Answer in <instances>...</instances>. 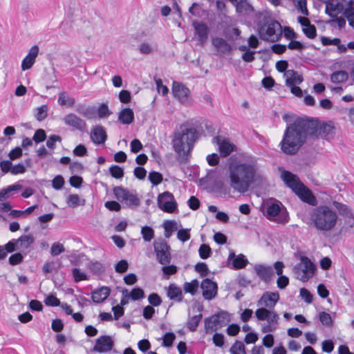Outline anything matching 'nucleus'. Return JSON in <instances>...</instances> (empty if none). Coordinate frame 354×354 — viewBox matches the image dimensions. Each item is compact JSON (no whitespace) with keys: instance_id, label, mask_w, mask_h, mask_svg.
Instances as JSON below:
<instances>
[{"instance_id":"f257e3e1","label":"nucleus","mask_w":354,"mask_h":354,"mask_svg":"<svg viewBox=\"0 0 354 354\" xmlns=\"http://www.w3.org/2000/svg\"><path fill=\"white\" fill-rule=\"evenodd\" d=\"M259 166L256 157L248 153H238L228 160L230 187L236 192L245 193L255 179Z\"/></svg>"},{"instance_id":"f03ea898","label":"nucleus","mask_w":354,"mask_h":354,"mask_svg":"<svg viewBox=\"0 0 354 354\" xmlns=\"http://www.w3.org/2000/svg\"><path fill=\"white\" fill-rule=\"evenodd\" d=\"M286 122L283 138L280 142L281 151L287 155L296 154L308 138L316 131V124L309 118L297 117L293 121L288 114L282 116Z\"/></svg>"},{"instance_id":"7ed1b4c3","label":"nucleus","mask_w":354,"mask_h":354,"mask_svg":"<svg viewBox=\"0 0 354 354\" xmlns=\"http://www.w3.org/2000/svg\"><path fill=\"white\" fill-rule=\"evenodd\" d=\"M198 138L195 128L182 124L180 129L174 132L171 145L180 163H186L190 157L194 145Z\"/></svg>"},{"instance_id":"20e7f679","label":"nucleus","mask_w":354,"mask_h":354,"mask_svg":"<svg viewBox=\"0 0 354 354\" xmlns=\"http://www.w3.org/2000/svg\"><path fill=\"white\" fill-rule=\"evenodd\" d=\"M309 216L310 222L308 224L322 232L331 231L335 227L338 218L337 212L325 205L313 208Z\"/></svg>"},{"instance_id":"39448f33","label":"nucleus","mask_w":354,"mask_h":354,"mask_svg":"<svg viewBox=\"0 0 354 354\" xmlns=\"http://www.w3.org/2000/svg\"><path fill=\"white\" fill-rule=\"evenodd\" d=\"M281 176L285 184L290 187L302 201L313 206L317 205V201L316 197L313 194L312 192L301 183L297 175L284 170L282 171Z\"/></svg>"},{"instance_id":"423d86ee","label":"nucleus","mask_w":354,"mask_h":354,"mask_svg":"<svg viewBox=\"0 0 354 354\" xmlns=\"http://www.w3.org/2000/svg\"><path fill=\"white\" fill-rule=\"evenodd\" d=\"M258 29L260 38L271 42L278 41L282 34L281 25L270 17L263 16L258 23Z\"/></svg>"},{"instance_id":"0eeeda50","label":"nucleus","mask_w":354,"mask_h":354,"mask_svg":"<svg viewBox=\"0 0 354 354\" xmlns=\"http://www.w3.org/2000/svg\"><path fill=\"white\" fill-rule=\"evenodd\" d=\"M315 266L306 257H301L300 262L294 267L297 278L301 281H306L314 274Z\"/></svg>"},{"instance_id":"6e6552de","label":"nucleus","mask_w":354,"mask_h":354,"mask_svg":"<svg viewBox=\"0 0 354 354\" xmlns=\"http://www.w3.org/2000/svg\"><path fill=\"white\" fill-rule=\"evenodd\" d=\"M113 194L115 198L129 207H138L140 204V200L135 191H129L122 187L113 188Z\"/></svg>"},{"instance_id":"1a4fd4ad","label":"nucleus","mask_w":354,"mask_h":354,"mask_svg":"<svg viewBox=\"0 0 354 354\" xmlns=\"http://www.w3.org/2000/svg\"><path fill=\"white\" fill-rule=\"evenodd\" d=\"M228 322L227 314L221 311L206 317L204 320V329L206 334L212 333L222 328Z\"/></svg>"},{"instance_id":"9d476101","label":"nucleus","mask_w":354,"mask_h":354,"mask_svg":"<svg viewBox=\"0 0 354 354\" xmlns=\"http://www.w3.org/2000/svg\"><path fill=\"white\" fill-rule=\"evenodd\" d=\"M153 248L158 261L162 265L169 264L171 257L170 247L167 241L163 239H156L153 242Z\"/></svg>"},{"instance_id":"9b49d317","label":"nucleus","mask_w":354,"mask_h":354,"mask_svg":"<svg viewBox=\"0 0 354 354\" xmlns=\"http://www.w3.org/2000/svg\"><path fill=\"white\" fill-rule=\"evenodd\" d=\"M174 97L182 104L189 106L192 103L190 90L182 82L174 81L172 84Z\"/></svg>"},{"instance_id":"f8f14e48","label":"nucleus","mask_w":354,"mask_h":354,"mask_svg":"<svg viewBox=\"0 0 354 354\" xmlns=\"http://www.w3.org/2000/svg\"><path fill=\"white\" fill-rule=\"evenodd\" d=\"M158 205L160 209L167 213H173L177 209L174 196L169 192H165L158 196Z\"/></svg>"},{"instance_id":"ddd939ff","label":"nucleus","mask_w":354,"mask_h":354,"mask_svg":"<svg viewBox=\"0 0 354 354\" xmlns=\"http://www.w3.org/2000/svg\"><path fill=\"white\" fill-rule=\"evenodd\" d=\"M281 203L279 201L268 205L266 209V216L269 220H274V218L279 216L276 219L278 223H286L288 221V216L286 211H281Z\"/></svg>"},{"instance_id":"4468645a","label":"nucleus","mask_w":354,"mask_h":354,"mask_svg":"<svg viewBox=\"0 0 354 354\" xmlns=\"http://www.w3.org/2000/svg\"><path fill=\"white\" fill-rule=\"evenodd\" d=\"M311 119L316 124V131L312 135V138H317L319 136H321L323 138L328 139L329 136H333L335 127L332 122L321 124L317 120Z\"/></svg>"},{"instance_id":"2eb2a0df","label":"nucleus","mask_w":354,"mask_h":354,"mask_svg":"<svg viewBox=\"0 0 354 354\" xmlns=\"http://www.w3.org/2000/svg\"><path fill=\"white\" fill-rule=\"evenodd\" d=\"M255 315L259 320H266L268 324L277 328L279 319L277 312L262 307L255 311Z\"/></svg>"},{"instance_id":"dca6fc26","label":"nucleus","mask_w":354,"mask_h":354,"mask_svg":"<svg viewBox=\"0 0 354 354\" xmlns=\"http://www.w3.org/2000/svg\"><path fill=\"white\" fill-rule=\"evenodd\" d=\"M114 346V342L109 335L100 336L95 340L93 351L104 353L111 351Z\"/></svg>"},{"instance_id":"f3484780","label":"nucleus","mask_w":354,"mask_h":354,"mask_svg":"<svg viewBox=\"0 0 354 354\" xmlns=\"http://www.w3.org/2000/svg\"><path fill=\"white\" fill-rule=\"evenodd\" d=\"M279 300V294L278 292H265L257 302L259 306L266 308H273Z\"/></svg>"},{"instance_id":"a211bd4d","label":"nucleus","mask_w":354,"mask_h":354,"mask_svg":"<svg viewBox=\"0 0 354 354\" xmlns=\"http://www.w3.org/2000/svg\"><path fill=\"white\" fill-rule=\"evenodd\" d=\"M203 290V296L207 300H212L217 294L218 286L216 282L209 279H205L201 284Z\"/></svg>"},{"instance_id":"6ab92c4d","label":"nucleus","mask_w":354,"mask_h":354,"mask_svg":"<svg viewBox=\"0 0 354 354\" xmlns=\"http://www.w3.org/2000/svg\"><path fill=\"white\" fill-rule=\"evenodd\" d=\"M212 44L216 51V55H224L227 54H230L232 51V46L225 39L222 37H212Z\"/></svg>"},{"instance_id":"aec40b11","label":"nucleus","mask_w":354,"mask_h":354,"mask_svg":"<svg viewBox=\"0 0 354 354\" xmlns=\"http://www.w3.org/2000/svg\"><path fill=\"white\" fill-rule=\"evenodd\" d=\"M194 28L195 34L198 36V41L201 46H203L208 39L209 28L207 25L203 22L194 21L192 23Z\"/></svg>"},{"instance_id":"412c9836","label":"nucleus","mask_w":354,"mask_h":354,"mask_svg":"<svg viewBox=\"0 0 354 354\" xmlns=\"http://www.w3.org/2000/svg\"><path fill=\"white\" fill-rule=\"evenodd\" d=\"M64 123L80 131H84L86 127V122L73 113H69L64 118Z\"/></svg>"},{"instance_id":"4be33fe9","label":"nucleus","mask_w":354,"mask_h":354,"mask_svg":"<svg viewBox=\"0 0 354 354\" xmlns=\"http://www.w3.org/2000/svg\"><path fill=\"white\" fill-rule=\"evenodd\" d=\"M254 269L257 275L266 283L269 282L274 275L272 268L270 266L257 264Z\"/></svg>"},{"instance_id":"5701e85b","label":"nucleus","mask_w":354,"mask_h":354,"mask_svg":"<svg viewBox=\"0 0 354 354\" xmlns=\"http://www.w3.org/2000/svg\"><path fill=\"white\" fill-rule=\"evenodd\" d=\"M344 5L342 2H336L335 0H326L325 11L330 17H335L343 10L344 11Z\"/></svg>"},{"instance_id":"b1692460","label":"nucleus","mask_w":354,"mask_h":354,"mask_svg":"<svg viewBox=\"0 0 354 354\" xmlns=\"http://www.w3.org/2000/svg\"><path fill=\"white\" fill-rule=\"evenodd\" d=\"M91 138L95 144H104L107 139L104 128L100 125L94 127L91 131Z\"/></svg>"},{"instance_id":"393cba45","label":"nucleus","mask_w":354,"mask_h":354,"mask_svg":"<svg viewBox=\"0 0 354 354\" xmlns=\"http://www.w3.org/2000/svg\"><path fill=\"white\" fill-rule=\"evenodd\" d=\"M39 53L37 46H33L29 50L28 54L24 58L21 62V69L26 71L30 69L34 64L36 57Z\"/></svg>"},{"instance_id":"a878e982","label":"nucleus","mask_w":354,"mask_h":354,"mask_svg":"<svg viewBox=\"0 0 354 354\" xmlns=\"http://www.w3.org/2000/svg\"><path fill=\"white\" fill-rule=\"evenodd\" d=\"M111 289L109 287L103 286L91 292V298L94 303L103 302L110 295Z\"/></svg>"},{"instance_id":"bb28decb","label":"nucleus","mask_w":354,"mask_h":354,"mask_svg":"<svg viewBox=\"0 0 354 354\" xmlns=\"http://www.w3.org/2000/svg\"><path fill=\"white\" fill-rule=\"evenodd\" d=\"M286 78V85L299 84L303 82V77L297 71L294 70H288L284 73Z\"/></svg>"},{"instance_id":"cd10ccee","label":"nucleus","mask_w":354,"mask_h":354,"mask_svg":"<svg viewBox=\"0 0 354 354\" xmlns=\"http://www.w3.org/2000/svg\"><path fill=\"white\" fill-rule=\"evenodd\" d=\"M167 295L171 300L178 302L183 301V292L180 288L176 286L174 283H171L167 288Z\"/></svg>"},{"instance_id":"c85d7f7f","label":"nucleus","mask_w":354,"mask_h":354,"mask_svg":"<svg viewBox=\"0 0 354 354\" xmlns=\"http://www.w3.org/2000/svg\"><path fill=\"white\" fill-rule=\"evenodd\" d=\"M118 120L123 124H130L134 120V113L131 109L124 108L118 114Z\"/></svg>"},{"instance_id":"c756f323","label":"nucleus","mask_w":354,"mask_h":354,"mask_svg":"<svg viewBox=\"0 0 354 354\" xmlns=\"http://www.w3.org/2000/svg\"><path fill=\"white\" fill-rule=\"evenodd\" d=\"M122 296L131 299L133 301L139 300L145 297V292L140 287H135L129 292L128 290L124 288L122 290Z\"/></svg>"},{"instance_id":"7c9ffc66","label":"nucleus","mask_w":354,"mask_h":354,"mask_svg":"<svg viewBox=\"0 0 354 354\" xmlns=\"http://www.w3.org/2000/svg\"><path fill=\"white\" fill-rule=\"evenodd\" d=\"M232 259H233L232 265L236 269L243 268L248 263V259L243 254L235 256L234 253H230L228 259L230 260Z\"/></svg>"},{"instance_id":"2f4dec72","label":"nucleus","mask_w":354,"mask_h":354,"mask_svg":"<svg viewBox=\"0 0 354 354\" xmlns=\"http://www.w3.org/2000/svg\"><path fill=\"white\" fill-rule=\"evenodd\" d=\"M219 152L222 157L228 156L232 151H235L236 146L230 143L227 140H223L218 144Z\"/></svg>"},{"instance_id":"473e14b6","label":"nucleus","mask_w":354,"mask_h":354,"mask_svg":"<svg viewBox=\"0 0 354 354\" xmlns=\"http://www.w3.org/2000/svg\"><path fill=\"white\" fill-rule=\"evenodd\" d=\"M19 249L21 250H27L35 242V239L32 234L22 235L17 239Z\"/></svg>"},{"instance_id":"72a5a7b5","label":"nucleus","mask_w":354,"mask_h":354,"mask_svg":"<svg viewBox=\"0 0 354 354\" xmlns=\"http://www.w3.org/2000/svg\"><path fill=\"white\" fill-rule=\"evenodd\" d=\"M22 186L19 184H14L0 191V201H3L14 194L15 192L19 191Z\"/></svg>"},{"instance_id":"f704fd0d","label":"nucleus","mask_w":354,"mask_h":354,"mask_svg":"<svg viewBox=\"0 0 354 354\" xmlns=\"http://www.w3.org/2000/svg\"><path fill=\"white\" fill-rule=\"evenodd\" d=\"M333 205L342 216L346 218H351L353 216L352 211L348 205L335 201L333 202Z\"/></svg>"},{"instance_id":"c9c22d12","label":"nucleus","mask_w":354,"mask_h":354,"mask_svg":"<svg viewBox=\"0 0 354 354\" xmlns=\"http://www.w3.org/2000/svg\"><path fill=\"white\" fill-rule=\"evenodd\" d=\"M344 15L346 17L349 25L354 28V0H349L348 6L344 11Z\"/></svg>"},{"instance_id":"e433bc0d","label":"nucleus","mask_w":354,"mask_h":354,"mask_svg":"<svg viewBox=\"0 0 354 354\" xmlns=\"http://www.w3.org/2000/svg\"><path fill=\"white\" fill-rule=\"evenodd\" d=\"M236 7V11L238 13H247L252 11L253 8L249 3L248 0H237L235 3H233Z\"/></svg>"},{"instance_id":"4c0bfd02","label":"nucleus","mask_w":354,"mask_h":354,"mask_svg":"<svg viewBox=\"0 0 354 354\" xmlns=\"http://www.w3.org/2000/svg\"><path fill=\"white\" fill-rule=\"evenodd\" d=\"M348 78V74L344 71L334 72L330 75V81L335 84H340L346 82Z\"/></svg>"},{"instance_id":"58836bf2","label":"nucleus","mask_w":354,"mask_h":354,"mask_svg":"<svg viewBox=\"0 0 354 354\" xmlns=\"http://www.w3.org/2000/svg\"><path fill=\"white\" fill-rule=\"evenodd\" d=\"M57 102L61 106L71 107L75 104V100L74 97L66 95L65 92H62L59 94Z\"/></svg>"},{"instance_id":"ea45409f","label":"nucleus","mask_w":354,"mask_h":354,"mask_svg":"<svg viewBox=\"0 0 354 354\" xmlns=\"http://www.w3.org/2000/svg\"><path fill=\"white\" fill-rule=\"evenodd\" d=\"M85 203V199H80L77 194H70L67 198V204L72 208L79 205H84Z\"/></svg>"},{"instance_id":"a19ab883","label":"nucleus","mask_w":354,"mask_h":354,"mask_svg":"<svg viewBox=\"0 0 354 354\" xmlns=\"http://www.w3.org/2000/svg\"><path fill=\"white\" fill-rule=\"evenodd\" d=\"M198 285V281L197 279H193L191 282H185L184 283L183 290L185 292L194 295L197 292Z\"/></svg>"},{"instance_id":"79ce46f5","label":"nucleus","mask_w":354,"mask_h":354,"mask_svg":"<svg viewBox=\"0 0 354 354\" xmlns=\"http://www.w3.org/2000/svg\"><path fill=\"white\" fill-rule=\"evenodd\" d=\"M202 318L203 315L201 313L190 318L187 322V326L189 330L192 332L196 331Z\"/></svg>"},{"instance_id":"37998d69","label":"nucleus","mask_w":354,"mask_h":354,"mask_svg":"<svg viewBox=\"0 0 354 354\" xmlns=\"http://www.w3.org/2000/svg\"><path fill=\"white\" fill-rule=\"evenodd\" d=\"M165 238H169L172 232L177 229L176 223L174 221H166L163 224Z\"/></svg>"},{"instance_id":"c03bdc74","label":"nucleus","mask_w":354,"mask_h":354,"mask_svg":"<svg viewBox=\"0 0 354 354\" xmlns=\"http://www.w3.org/2000/svg\"><path fill=\"white\" fill-rule=\"evenodd\" d=\"M231 354H246L245 348L243 342L236 340L230 349Z\"/></svg>"},{"instance_id":"a18cd8bd","label":"nucleus","mask_w":354,"mask_h":354,"mask_svg":"<svg viewBox=\"0 0 354 354\" xmlns=\"http://www.w3.org/2000/svg\"><path fill=\"white\" fill-rule=\"evenodd\" d=\"M111 114L112 111L109 109L108 105L105 103L101 104L100 106L97 108L96 115H97L100 118H108Z\"/></svg>"},{"instance_id":"49530a36","label":"nucleus","mask_w":354,"mask_h":354,"mask_svg":"<svg viewBox=\"0 0 354 354\" xmlns=\"http://www.w3.org/2000/svg\"><path fill=\"white\" fill-rule=\"evenodd\" d=\"M141 234L145 241L149 242L154 237V231L149 226H144L141 229Z\"/></svg>"},{"instance_id":"de8ad7c7","label":"nucleus","mask_w":354,"mask_h":354,"mask_svg":"<svg viewBox=\"0 0 354 354\" xmlns=\"http://www.w3.org/2000/svg\"><path fill=\"white\" fill-rule=\"evenodd\" d=\"M319 319L322 325L326 327L333 326V319L330 315L326 312H321L319 314Z\"/></svg>"},{"instance_id":"09e8293b","label":"nucleus","mask_w":354,"mask_h":354,"mask_svg":"<svg viewBox=\"0 0 354 354\" xmlns=\"http://www.w3.org/2000/svg\"><path fill=\"white\" fill-rule=\"evenodd\" d=\"M198 254L201 259H206L212 254L211 248L207 244H202L199 247Z\"/></svg>"},{"instance_id":"8fccbe9b","label":"nucleus","mask_w":354,"mask_h":354,"mask_svg":"<svg viewBox=\"0 0 354 354\" xmlns=\"http://www.w3.org/2000/svg\"><path fill=\"white\" fill-rule=\"evenodd\" d=\"M148 178L153 185H158L162 181V176L158 171L149 172Z\"/></svg>"},{"instance_id":"3c124183","label":"nucleus","mask_w":354,"mask_h":354,"mask_svg":"<svg viewBox=\"0 0 354 354\" xmlns=\"http://www.w3.org/2000/svg\"><path fill=\"white\" fill-rule=\"evenodd\" d=\"M303 32L309 39H314L317 35V30L314 25L308 23L305 28H303Z\"/></svg>"},{"instance_id":"603ef678","label":"nucleus","mask_w":354,"mask_h":354,"mask_svg":"<svg viewBox=\"0 0 354 354\" xmlns=\"http://www.w3.org/2000/svg\"><path fill=\"white\" fill-rule=\"evenodd\" d=\"M97 108L94 106H88L85 109V111L82 112V115L91 120L96 118Z\"/></svg>"},{"instance_id":"864d4df0","label":"nucleus","mask_w":354,"mask_h":354,"mask_svg":"<svg viewBox=\"0 0 354 354\" xmlns=\"http://www.w3.org/2000/svg\"><path fill=\"white\" fill-rule=\"evenodd\" d=\"M111 175L115 178H121L124 176V170L118 165H113L109 168Z\"/></svg>"},{"instance_id":"5fc2aeb1","label":"nucleus","mask_w":354,"mask_h":354,"mask_svg":"<svg viewBox=\"0 0 354 354\" xmlns=\"http://www.w3.org/2000/svg\"><path fill=\"white\" fill-rule=\"evenodd\" d=\"M178 268L174 265L165 266L162 268V271L164 274V277L167 279H169L170 275L174 274L177 272Z\"/></svg>"},{"instance_id":"6e6d98bb","label":"nucleus","mask_w":354,"mask_h":354,"mask_svg":"<svg viewBox=\"0 0 354 354\" xmlns=\"http://www.w3.org/2000/svg\"><path fill=\"white\" fill-rule=\"evenodd\" d=\"M72 274L75 282H80L81 281L88 279L87 275L84 272H81L79 268H73L72 270Z\"/></svg>"},{"instance_id":"4d7b16f0","label":"nucleus","mask_w":354,"mask_h":354,"mask_svg":"<svg viewBox=\"0 0 354 354\" xmlns=\"http://www.w3.org/2000/svg\"><path fill=\"white\" fill-rule=\"evenodd\" d=\"M48 107L46 105H42L37 108L35 117L38 121L44 120L48 115Z\"/></svg>"},{"instance_id":"13d9d810","label":"nucleus","mask_w":354,"mask_h":354,"mask_svg":"<svg viewBox=\"0 0 354 354\" xmlns=\"http://www.w3.org/2000/svg\"><path fill=\"white\" fill-rule=\"evenodd\" d=\"M129 268V263L127 260L122 259L118 262L115 266V270L118 273L125 272Z\"/></svg>"},{"instance_id":"bf43d9fd","label":"nucleus","mask_w":354,"mask_h":354,"mask_svg":"<svg viewBox=\"0 0 354 354\" xmlns=\"http://www.w3.org/2000/svg\"><path fill=\"white\" fill-rule=\"evenodd\" d=\"M190 229H180L177 232V238L182 242H186L190 239Z\"/></svg>"},{"instance_id":"052dcab7","label":"nucleus","mask_w":354,"mask_h":354,"mask_svg":"<svg viewBox=\"0 0 354 354\" xmlns=\"http://www.w3.org/2000/svg\"><path fill=\"white\" fill-rule=\"evenodd\" d=\"M175 335L173 333L168 332L165 334L163 337L162 346L165 347H170L172 346L175 339Z\"/></svg>"},{"instance_id":"680f3d73","label":"nucleus","mask_w":354,"mask_h":354,"mask_svg":"<svg viewBox=\"0 0 354 354\" xmlns=\"http://www.w3.org/2000/svg\"><path fill=\"white\" fill-rule=\"evenodd\" d=\"M195 270L200 273L201 277H205L207 275L209 270L205 263L199 262L195 266Z\"/></svg>"},{"instance_id":"e2e57ef3","label":"nucleus","mask_w":354,"mask_h":354,"mask_svg":"<svg viewBox=\"0 0 354 354\" xmlns=\"http://www.w3.org/2000/svg\"><path fill=\"white\" fill-rule=\"evenodd\" d=\"M44 303L48 306H60V301L55 295H50L47 296L44 300Z\"/></svg>"},{"instance_id":"0e129e2a","label":"nucleus","mask_w":354,"mask_h":354,"mask_svg":"<svg viewBox=\"0 0 354 354\" xmlns=\"http://www.w3.org/2000/svg\"><path fill=\"white\" fill-rule=\"evenodd\" d=\"M149 304L153 306H158L162 304L161 297L155 292L150 294L148 297Z\"/></svg>"},{"instance_id":"69168bd1","label":"nucleus","mask_w":354,"mask_h":354,"mask_svg":"<svg viewBox=\"0 0 354 354\" xmlns=\"http://www.w3.org/2000/svg\"><path fill=\"white\" fill-rule=\"evenodd\" d=\"M64 184V179L61 175L56 176L52 180V186L56 190L61 189Z\"/></svg>"},{"instance_id":"338daca9","label":"nucleus","mask_w":354,"mask_h":354,"mask_svg":"<svg viewBox=\"0 0 354 354\" xmlns=\"http://www.w3.org/2000/svg\"><path fill=\"white\" fill-rule=\"evenodd\" d=\"M46 135L45 131L44 129H39L35 131V133L33 136L32 140L36 143H39L41 142L44 141L46 140Z\"/></svg>"},{"instance_id":"774afa93","label":"nucleus","mask_w":354,"mask_h":354,"mask_svg":"<svg viewBox=\"0 0 354 354\" xmlns=\"http://www.w3.org/2000/svg\"><path fill=\"white\" fill-rule=\"evenodd\" d=\"M64 251V245L59 243H54L51 246L50 253L53 256H57Z\"/></svg>"}]
</instances>
